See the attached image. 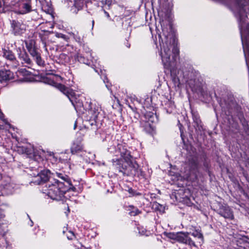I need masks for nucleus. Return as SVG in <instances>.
I'll use <instances>...</instances> for the list:
<instances>
[{
	"mask_svg": "<svg viewBox=\"0 0 249 249\" xmlns=\"http://www.w3.org/2000/svg\"><path fill=\"white\" fill-rule=\"evenodd\" d=\"M50 79L51 80V81L49 83V84L56 87L62 92L65 94L69 99L75 109H76L77 107H80L82 105V103L80 102L79 100H77V98L75 97V93L72 89L65 87L61 84H58L54 82V80L59 81L60 79H61L60 76H53L52 78H50Z\"/></svg>",
	"mask_w": 249,
	"mask_h": 249,
	"instance_id": "f03ea898",
	"label": "nucleus"
},
{
	"mask_svg": "<svg viewBox=\"0 0 249 249\" xmlns=\"http://www.w3.org/2000/svg\"><path fill=\"white\" fill-rule=\"evenodd\" d=\"M150 127L152 128V130L154 129L153 127L152 128L151 126Z\"/></svg>",
	"mask_w": 249,
	"mask_h": 249,
	"instance_id": "72a5a7b5",
	"label": "nucleus"
},
{
	"mask_svg": "<svg viewBox=\"0 0 249 249\" xmlns=\"http://www.w3.org/2000/svg\"><path fill=\"white\" fill-rule=\"evenodd\" d=\"M147 125H149V124H146V126Z\"/></svg>",
	"mask_w": 249,
	"mask_h": 249,
	"instance_id": "2f4dec72",
	"label": "nucleus"
},
{
	"mask_svg": "<svg viewBox=\"0 0 249 249\" xmlns=\"http://www.w3.org/2000/svg\"><path fill=\"white\" fill-rule=\"evenodd\" d=\"M47 188L45 193L52 199L60 200L64 196L66 188L62 182L55 179L49 181L46 185Z\"/></svg>",
	"mask_w": 249,
	"mask_h": 249,
	"instance_id": "f257e3e1",
	"label": "nucleus"
},
{
	"mask_svg": "<svg viewBox=\"0 0 249 249\" xmlns=\"http://www.w3.org/2000/svg\"><path fill=\"white\" fill-rule=\"evenodd\" d=\"M14 78V73L9 70L0 71V82H2L13 79Z\"/></svg>",
	"mask_w": 249,
	"mask_h": 249,
	"instance_id": "ddd939ff",
	"label": "nucleus"
},
{
	"mask_svg": "<svg viewBox=\"0 0 249 249\" xmlns=\"http://www.w3.org/2000/svg\"><path fill=\"white\" fill-rule=\"evenodd\" d=\"M24 42L28 51L36 48V42L34 39H31L28 40H25L24 41Z\"/></svg>",
	"mask_w": 249,
	"mask_h": 249,
	"instance_id": "dca6fc26",
	"label": "nucleus"
},
{
	"mask_svg": "<svg viewBox=\"0 0 249 249\" xmlns=\"http://www.w3.org/2000/svg\"><path fill=\"white\" fill-rule=\"evenodd\" d=\"M197 169H193L190 171L188 175H187L186 178L191 181H195L197 178Z\"/></svg>",
	"mask_w": 249,
	"mask_h": 249,
	"instance_id": "2eb2a0df",
	"label": "nucleus"
},
{
	"mask_svg": "<svg viewBox=\"0 0 249 249\" xmlns=\"http://www.w3.org/2000/svg\"><path fill=\"white\" fill-rule=\"evenodd\" d=\"M69 34L71 35L74 38L75 41L77 42L78 43L81 44L82 43L83 39L81 37V36L79 35L78 33L76 32L75 33H69Z\"/></svg>",
	"mask_w": 249,
	"mask_h": 249,
	"instance_id": "a211bd4d",
	"label": "nucleus"
},
{
	"mask_svg": "<svg viewBox=\"0 0 249 249\" xmlns=\"http://www.w3.org/2000/svg\"><path fill=\"white\" fill-rule=\"evenodd\" d=\"M171 52L175 56L178 54L179 51L174 45H168L166 43L164 44L163 43L161 48L160 56L164 67L167 69H170L172 66V62L170 58Z\"/></svg>",
	"mask_w": 249,
	"mask_h": 249,
	"instance_id": "7ed1b4c3",
	"label": "nucleus"
},
{
	"mask_svg": "<svg viewBox=\"0 0 249 249\" xmlns=\"http://www.w3.org/2000/svg\"><path fill=\"white\" fill-rule=\"evenodd\" d=\"M50 174L49 170H44L37 175L36 177V179L35 180V182L38 184L44 183L49 179Z\"/></svg>",
	"mask_w": 249,
	"mask_h": 249,
	"instance_id": "0eeeda50",
	"label": "nucleus"
},
{
	"mask_svg": "<svg viewBox=\"0 0 249 249\" xmlns=\"http://www.w3.org/2000/svg\"><path fill=\"white\" fill-rule=\"evenodd\" d=\"M94 23V20H92V28L93 27Z\"/></svg>",
	"mask_w": 249,
	"mask_h": 249,
	"instance_id": "c85d7f7f",
	"label": "nucleus"
},
{
	"mask_svg": "<svg viewBox=\"0 0 249 249\" xmlns=\"http://www.w3.org/2000/svg\"><path fill=\"white\" fill-rule=\"evenodd\" d=\"M3 0H0V12H2L3 11Z\"/></svg>",
	"mask_w": 249,
	"mask_h": 249,
	"instance_id": "5701e85b",
	"label": "nucleus"
},
{
	"mask_svg": "<svg viewBox=\"0 0 249 249\" xmlns=\"http://www.w3.org/2000/svg\"><path fill=\"white\" fill-rule=\"evenodd\" d=\"M28 52L38 66L42 67L44 66V61L41 59L40 54L38 52L36 48L28 51Z\"/></svg>",
	"mask_w": 249,
	"mask_h": 249,
	"instance_id": "9b49d317",
	"label": "nucleus"
},
{
	"mask_svg": "<svg viewBox=\"0 0 249 249\" xmlns=\"http://www.w3.org/2000/svg\"><path fill=\"white\" fill-rule=\"evenodd\" d=\"M140 213V211L138 209H136L134 211H132L130 212V214L131 215L135 216Z\"/></svg>",
	"mask_w": 249,
	"mask_h": 249,
	"instance_id": "b1692460",
	"label": "nucleus"
},
{
	"mask_svg": "<svg viewBox=\"0 0 249 249\" xmlns=\"http://www.w3.org/2000/svg\"><path fill=\"white\" fill-rule=\"evenodd\" d=\"M122 160H119V159H116V160L115 159L112 160L113 165L115 167H117V168H118V169L120 171H122V170H121L122 169H125V167H124L122 165Z\"/></svg>",
	"mask_w": 249,
	"mask_h": 249,
	"instance_id": "f3484780",
	"label": "nucleus"
},
{
	"mask_svg": "<svg viewBox=\"0 0 249 249\" xmlns=\"http://www.w3.org/2000/svg\"><path fill=\"white\" fill-rule=\"evenodd\" d=\"M69 235L67 234V237L69 240H71L74 237V235L73 232L69 231Z\"/></svg>",
	"mask_w": 249,
	"mask_h": 249,
	"instance_id": "4be33fe9",
	"label": "nucleus"
},
{
	"mask_svg": "<svg viewBox=\"0 0 249 249\" xmlns=\"http://www.w3.org/2000/svg\"><path fill=\"white\" fill-rule=\"evenodd\" d=\"M104 13L105 14V15H106V16L107 17V18H109V14L106 12L105 10H104Z\"/></svg>",
	"mask_w": 249,
	"mask_h": 249,
	"instance_id": "cd10ccee",
	"label": "nucleus"
},
{
	"mask_svg": "<svg viewBox=\"0 0 249 249\" xmlns=\"http://www.w3.org/2000/svg\"><path fill=\"white\" fill-rule=\"evenodd\" d=\"M118 149L120 152L121 157L128 163L131 162V156L130 152L122 145H118Z\"/></svg>",
	"mask_w": 249,
	"mask_h": 249,
	"instance_id": "f8f14e48",
	"label": "nucleus"
},
{
	"mask_svg": "<svg viewBox=\"0 0 249 249\" xmlns=\"http://www.w3.org/2000/svg\"><path fill=\"white\" fill-rule=\"evenodd\" d=\"M192 235L194 236V237H197L198 238L201 239L202 238V234L198 232H196L192 233Z\"/></svg>",
	"mask_w": 249,
	"mask_h": 249,
	"instance_id": "412c9836",
	"label": "nucleus"
},
{
	"mask_svg": "<svg viewBox=\"0 0 249 249\" xmlns=\"http://www.w3.org/2000/svg\"><path fill=\"white\" fill-rule=\"evenodd\" d=\"M57 36L58 37L62 38L65 40H67L68 39V37H67V36L66 35L62 34H58Z\"/></svg>",
	"mask_w": 249,
	"mask_h": 249,
	"instance_id": "393cba45",
	"label": "nucleus"
},
{
	"mask_svg": "<svg viewBox=\"0 0 249 249\" xmlns=\"http://www.w3.org/2000/svg\"><path fill=\"white\" fill-rule=\"evenodd\" d=\"M188 234V232H178L177 241L184 244L195 246V243L189 237Z\"/></svg>",
	"mask_w": 249,
	"mask_h": 249,
	"instance_id": "6e6552de",
	"label": "nucleus"
},
{
	"mask_svg": "<svg viewBox=\"0 0 249 249\" xmlns=\"http://www.w3.org/2000/svg\"><path fill=\"white\" fill-rule=\"evenodd\" d=\"M17 52L19 59L21 61L22 64L27 65H31L32 60L29 58V55L26 52L25 49L22 48L18 47L17 48Z\"/></svg>",
	"mask_w": 249,
	"mask_h": 249,
	"instance_id": "423d86ee",
	"label": "nucleus"
},
{
	"mask_svg": "<svg viewBox=\"0 0 249 249\" xmlns=\"http://www.w3.org/2000/svg\"><path fill=\"white\" fill-rule=\"evenodd\" d=\"M76 127V122H75V124H74V129H75Z\"/></svg>",
	"mask_w": 249,
	"mask_h": 249,
	"instance_id": "c756f323",
	"label": "nucleus"
},
{
	"mask_svg": "<svg viewBox=\"0 0 249 249\" xmlns=\"http://www.w3.org/2000/svg\"><path fill=\"white\" fill-rule=\"evenodd\" d=\"M31 223H32V224L31 225V226H32L33 225V222L32 221H31Z\"/></svg>",
	"mask_w": 249,
	"mask_h": 249,
	"instance_id": "7c9ffc66",
	"label": "nucleus"
},
{
	"mask_svg": "<svg viewBox=\"0 0 249 249\" xmlns=\"http://www.w3.org/2000/svg\"><path fill=\"white\" fill-rule=\"evenodd\" d=\"M106 87H107V88H108V86H107V85H106Z\"/></svg>",
	"mask_w": 249,
	"mask_h": 249,
	"instance_id": "473e14b6",
	"label": "nucleus"
},
{
	"mask_svg": "<svg viewBox=\"0 0 249 249\" xmlns=\"http://www.w3.org/2000/svg\"><path fill=\"white\" fill-rule=\"evenodd\" d=\"M154 206L155 207L156 210H159L160 211H163V206L161 205L159 203H156L154 204Z\"/></svg>",
	"mask_w": 249,
	"mask_h": 249,
	"instance_id": "aec40b11",
	"label": "nucleus"
},
{
	"mask_svg": "<svg viewBox=\"0 0 249 249\" xmlns=\"http://www.w3.org/2000/svg\"><path fill=\"white\" fill-rule=\"evenodd\" d=\"M130 194L133 195V190L132 188H129L128 190Z\"/></svg>",
	"mask_w": 249,
	"mask_h": 249,
	"instance_id": "bb28decb",
	"label": "nucleus"
},
{
	"mask_svg": "<svg viewBox=\"0 0 249 249\" xmlns=\"http://www.w3.org/2000/svg\"><path fill=\"white\" fill-rule=\"evenodd\" d=\"M13 33L16 36L21 35L26 30V25L22 22L13 20L11 21Z\"/></svg>",
	"mask_w": 249,
	"mask_h": 249,
	"instance_id": "20e7f679",
	"label": "nucleus"
},
{
	"mask_svg": "<svg viewBox=\"0 0 249 249\" xmlns=\"http://www.w3.org/2000/svg\"><path fill=\"white\" fill-rule=\"evenodd\" d=\"M82 149L83 145L80 142H73L71 148V152L72 154H74L82 151Z\"/></svg>",
	"mask_w": 249,
	"mask_h": 249,
	"instance_id": "4468645a",
	"label": "nucleus"
},
{
	"mask_svg": "<svg viewBox=\"0 0 249 249\" xmlns=\"http://www.w3.org/2000/svg\"><path fill=\"white\" fill-rule=\"evenodd\" d=\"M178 234V232H177V233L170 232L167 234V236L170 239L177 240Z\"/></svg>",
	"mask_w": 249,
	"mask_h": 249,
	"instance_id": "6ab92c4d",
	"label": "nucleus"
},
{
	"mask_svg": "<svg viewBox=\"0 0 249 249\" xmlns=\"http://www.w3.org/2000/svg\"><path fill=\"white\" fill-rule=\"evenodd\" d=\"M56 175L57 177H58V178H62L63 180H65V177H63L62 175V174L61 173H56Z\"/></svg>",
	"mask_w": 249,
	"mask_h": 249,
	"instance_id": "a878e982",
	"label": "nucleus"
},
{
	"mask_svg": "<svg viewBox=\"0 0 249 249\" xmlns=\"http://www.w3.org/2000/svg\"><path fill=\"white\" fill-rule=\"evenodd\" d=\"M17 6L18 7V12L20 14H27L32 10L30 0H20Z\"/></svg>",
	"mask_w": 249,
	"mask_h": 249,
	"instance_id": "39448f33",
	"label": "nucleus"
},
{
	"mask_svg": "<svg viewBox=\"0 0 249 249\" xmlns=\"http://www.w3.org/2000/svg\"><path fill=\"white\" fill-rule=\"evenodd\" d=\"M218 213L225 218L232 219L233 215L231 209L227 206H221L218 210Z\"/></svg>",
	"mask_w": 249,
	"mask_h": 249,
	"instance_id": "9d476101",
	"label": "nucleus"
},
{
	"mask_svg": "<svg viewBox=\"0 0 249 249\" xmlns=\"http://www.w3.org/2000/svg\"><path fill=\"white\" fill-rule=\"evenodd\" d=\"M0 55H1L3 58L7 60L12 62L17 61V59L15 54L9 49L2 48L1 50L0 51Z\"/></svg>",
	"mask_w": 249,
	"mask_h": 249,
	"instance_id": "1a4fd4ad",
	"label": "nucleus"
}]
</instances>
